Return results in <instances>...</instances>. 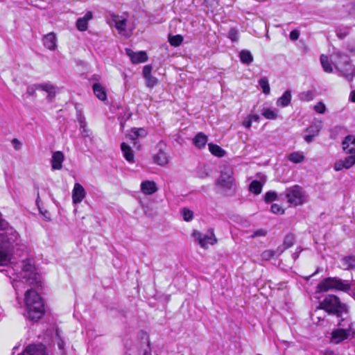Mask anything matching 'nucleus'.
Returning <instances> with one entry per match:
<instances>
[{
	"instance_id": "obj_36",
	"label": "nucleus",
	"mask_w": 355,
	"mask_h": 355,
	"mask_svg": "<svg viewBox=\"0 0 355 355\" xmlns=\"http://www.w3.org/2000/svg\"><path fill=\"white\" fill-rule=\"evenodd\" d=\"M259 85L262 89L263 92L265 94H269L270 92V88L268 83V79L267 77H262L259 80Z\"/></svg>"
},
{
	"instance_id": "obj_60",
	"label": "nucleus",
	"mask_w": 355,
	"mask_h": 355,
	"mask_svg": "<svg viewBox=\"0 0 355 355\" xmlns=\"http://www.w3.org/2000/svg\"><path fill=\"white\" fill-rule=\"evenodd\" d=\"M252 119H250L248 117L246 120L243 121V126H245L246 128H250L252 125Z\"/></svg>"
},
{
	"instance_id": "obj_12",
	"label": "nucleus",
	"mask_w": 355,
	"mask_h": 355,
	"mask_svg": "<svg viewBox=\"0 0 355 355\" xmlns=\"http://www.w3.org/2000/svg\"><path fill=\"white\" fill-rule=\"evenodd\" d=\"M19 355H48L46 347L44 345L31 344L28 345Z\"/></svg>"
},
{
	"instance_id": "obj_58",
	"label": "nucleus",
	"mask_w": 355,
	"mask_h": 355,
	"mask_svg": "<svg viewBox=\"0 0 355 355\" xmlns=\"http://www.w3.org/2000/svg\"><path fill=\"white\" fill-rule=\"evenodd\" d=\"M56 336L59 338V340L58 341V346L59 349H63L64 346V341L60 338L58 329L56 330Z\"/></svg>"
},
{
	"instance_id": "obj_23",
	"label": "nucleus",
	"mask_w": 355,
	"mask_h": 355,
	"mask_svg": "<svg viewBox=\"0 0 355 355\" xmlns=\"http://www.w3.org/2000/svg\"><path fill=\"white\" fill-rule=\"evenodd\" d=\"M291 101V91L288 89L284 92L277 101V105L282 107L288 106Z\"/></svg>"
},
{
	"instance_id": "obj_37",
	"label": "nucleus",
	"mask_w": 355,
	"mask_h": 355,
	"mask_svg": "<svg viewBox=\"0 0 355 355\" xmlns=\"http://www.w3.org/2000/svg\"><path fill=\"white\" fill-rule=\"evenodd\" d=\"M336 35L337 37L343 40L346 36H347L350 33V27L349 26H343V27H338L336 28Z\"/></svg>"
},
{
	"instance_id": "obj_14",
	"label": "nucleus",
	"mask_w": 355,
	"mask_h": 355,
	"mask_svg": "<svg viewBox=\"0 0 355 355\" xmlns=\"http://www.w3.org/2000/svg\"><path fill=\"white\" fill-rule=\"evenodd\" d=\"M86 196L84 187L79 183H75L72 191V200L73 204H78L82 202Z\"/></svg>"
},
{
	"instance_id": "obj_35",
	"label": "nucleus",
	"mask_w": 355,
	"mask_h": 355,
	"mask_svg": "<svg viewBox=\"0 0 355 355\" xmlns=\"http://www.w3.org/2000/svg\"><path fill=\"white\" fill-rule=\"evenodd\" d=\"M315 96V92L313 90L302 92L300 94V99L302 101H311Z\"/></svg>"
},
{
	"instance_id": "obj_59",
	"label": "nucleus",
	"mask_w": 355,
	"mask_h": 355,
	"mask_svg": "<svg viewBox=\"0 0 355 355\" xmlns=\"http://www.w3.org/2000/svg\"><path fill=\"white\" fill-rule=\"evenodd\" d=\"M314 136L308 133V135L304 137V140L307 143H311L314 139Z\"/></svg>"
},
{
	"instance_id": "obj_34",
	"label": "nucleus",
	"mask_w": 355,
	"mask_h": 355,
	"mask_svg": "<svg viewBox=\"0 0 355 355\" xmlns=\"http://www.w3.org/2000/svg\"><path fill=\"white\" fill-rule=\"evenodd\" d=\"M262 184L257 180H253L249 186V190L253 193L258 195L261 193L262 190Z\"/></svg>"
},
{
	"instance_id": "obj_63",
	"label": "nucleus",
	"mask_w": 355,
	"mask_h": 355,
	"mask_svg": "<svg viewBox=\"0 0 355 355\" xmlns=\"http://www.w3.org/2000/svg\"><path fill=\"white\" fill-rule=\"evenodd\" d=\"M349 98L352 102L355 103V90L350 93Z\"/></svg>"
},
{
	"instance_id": "obj_57",
	"label": "nucleus",
	"mask_w": 355,
	"mask_h": 355,
	"mask_svg": "<svg viewBox=\"0 0 355 355\" xmlns=\"http://www.w3.org/2000/svg\"><path fill=\"white\" fill-rule=\"evenodd\" d=\"M12 144L14 148L17 150H19L21 147V143L17 139H13L12 140Z\"/></svg>"
},
{
	"instance_id": "obj_19",
	"label": "nucleus",
	"mask_w": 355,
	"mask_h": 355,
	"mask_svg": "<svg viewBox=\"0 0 355 355\" xmlns=\"http://www.w3.org/2000/svg\"><path fill=\"white\" fill-rule=\"evenodd\" d=\"M141 190L146 195H152L157 191V188L155 182L145 180L141 184Z\"/></svg>"
},
{
	"instance_id": "obj_33",
	"label": "nucleus",
	"mask_w": 355,
	"mask_h": 355,
	"mask_svg": "<svg viewBox=\"0 0 355 355\" xmlns=\"http://www.w3.org/2000/svg\"><path fill=\"white\" fill-rule=\"evenodd\" d=\"M277 112V110H273L270 108H263L262 110L261 114L267 119L275 120L278 116Z\"/></svg>"
},
{
	"instance_id": "obj_44",
	"label": "nucleus",
	"mask_w": 355,
	"mask_h": 355,
	"mask_svg": "<svg viewBox=\"0 0 355 355\" xmlns=\"http://www.w3.org/2000/svg\"><path fill=\"white\" fill-rule=\"evenodd\" d=\"M87 24L88 22H87L85 19L80 17L78 18L76 21V27L78 30L80 31H85L87 28Z\"/></svg>"
},
{
	"instance_id": "obj_62",
	"label": "nucleus",
	"mask_w": 355,
	"mask_h": 355,
	"mask_svg": "<svg viewBox=\"0 0 355 355\" xmlns=\"http://www.w3.org/2000/svg\"><path fill=\"white\" fill-rule=\"evenodd\" d=\"M83 18L88 22V21L92 18V12L90 11L87 12Z\"/></svg>"
},
{
	"instance_id": "obj_43",
	"label": "nucleus",
	"mask_w": 355,
	"mask_h": 355,
	"mask_svg": "<svg viewBox=\"0 0 355 355\" xmlns=\"http://www.w3.org/2000/svg\"><path fill=\"white\" fill-rule=\"evenodd\" d=\"M277 200V193L275 191H268L264 196L266 202L269 203Z\"/></svg>"
},
{
	"instance_id": "obj_30",
	"label": "nucleus",
	"mask_w": 355,
	"mask_h": 355,
	"mask_svg": "<svg viewBox=\"0 0 355 355\" xmlns=\"http://www.w3.org/2000/svg\"><path fill=\"white\" fill-rule=\"evenodd\" d=\"M320 60L322 64V67L325 72L331 73L333 71V68L331 67V62L329 61V58L327 55L322 54L320 58Z\"/></svg>"
},
{
	"instance_id": "obj_15",
	"label": "nucleus",
	"mask_w": 355,
	"mask_h": 355,
	"mask_svg": "<svg viewBox=\"0 0 355 355\" xmlns=\"http://www.w3.org/2000/svg\"><path fill=\"white\" fill-rule=\"evenodd\" d=\"M147 135V131L143 128H132L130 132L126 135V137L131 140L133 145H137L136 140L140 138H144Z\"/></svg>"
},
{
	"instance_id": "obj_16",
	"label": "nucleus",
	"mask_w": 355,
	"mask_h": 355,
	"mask_svg": "<svg viewBox=\"0 0 355 355\" xmlns=\"http://www.w3.org/2000/svg\"><path fill=\"white\" fill-rule=\"evenodd\" d=\"M343 148L347 153L349 154L355 153V137L353 135H347L343 143Z\"/></svg>"
},
{
	"instance_id": "obj_48",
	"label": "nucleus",
	"mask_w": 355,
	"mask_h": 355,
	"mask_svg": "<svg viewBox=\"0 0 355 355\" xmlns=\"http://www.w3.org/2000/svg\"><path fill=\"white\" fill-rule=\"evenodd\" d=\"M314 110L319 114H324L326 111V106L322 102H318L314 107Z\"/></svg>"
},
{
	"instance_id": "obj_41",
	"label": "nucleus",
	"mask_w": 355,
	"mask_h": 355,
	"mask_svg": "<svg viewBox=\"0 0 355 355\" xmlns=\"http://www.w3.org/2000/svg\"><path fill=\"white\" fill-rule=\"evenodd\" d=\"M144 78L146 80V85L149 88L154 87L158 83V79L152 75Z\"/></svg>"
},
{
	"instance_id": "obj_24",
	"label": "nucleus",
	"mask_w": 355,
	"mask_h": 355,
	"mask_svg": "<svg viewBox=\"0 0 355 355\" xmlns=\"http://www.w3.org/2000/svg\"><path fill=\"white\" fill-rule=\"evenodd\" d=\"M95 96L101 101L107 99L105 89L100 83H94L92 86Z\"/></svg>"
},
{
	"instance_id": "obj_52",
	"label": "nucleus",
	"mask_w": 355,
	"mask_h": 355,
	"mask_svg": "<svg viewBox=\"0 0 355 355\" xmlns=\"http://www.w3.org/2000/svg\"><path fill=\"white\" fill-rule=\"evenodd\" d=\"M152 66L148 64L146 65L143 68V76L144 78L151 76Z\"/></svg>"
},
{
	"instance_id": "obj_27",
	"label": "nucleus",
	"mask_w": 355,
	"mask_h": 355,
	"mask_svg": "<svg viewBox=\"0 0 355 355\" xmlns=\"http://www.w3.org/2000/svg\"><path fill=\"white\" fill-rule=\"evenodd\" d=\"M209 150L210 153L218 157H223L225 155L226 152L220 146L214 144H209Z\"/></svg>"
},
{
	"instance_id": "obj_25",
	"label": "nucleus",
	"mask_w": 355,
	"mask_h": 355,
	"mask_svg": "<svg viewBox=\"0 0 355 355\" xmlns=\"http://www.w3.org/2000/svg\"><path fill=\"white\" fill-rule=\"evenodd\" d=\"M77 119L80 123V129L81 135L83 137H87L89 135V130L87 128V122L85 118L80 112L77 113Z\"/></svg>"
},
{
	"instance_id": "obj_50",
	"label": "nucleus",
	"mask_w": 355,
	"mask_h": 355,
	"mask_svg": "<svg viewBox=\"0 0 355 355\" xmlns=\"http://www.w3.org/2000/svg\"><path fill=\"white\" fill-rule=\"evenodd\" d=\"M270 210L274 214H283L284 213V209L277 204H272Z\"/></svg>"
},
{
	"instance_id": "obj_51",
	"label": "nucleus",
	"mask_w": 355,
	"mask_h": 355,
	"mask_svg": "<svg viewBox=\"0 0 355 355\" xmlns=\"http://www.w3.org/2000/svg\"><path fill=\"white\" fill-rule=\"evenodd\" d=\"M37 89H39V88L37 87V84L29 85L27 87L26 94L28 96H34L35 91Z\"/></svg>"
},
{
	"instance_id": "obj_17",
	"label": "nucleus",
	"mask_w": 355,
	"mask_h": 355,
	"mask_svg": "<svg viewBox=\"0 0 355 355\" xmlns=\"http://www.w3.org/2000/svg\"><path fill=\"white\" fill-rule=\"evenodd\" d=\"M42 41L44 46L49 50L54 51L57 47V38L54 33L44 35Z\"/></svg>"
},
{
	"instance_id": "obj_47",
	"label": "nucleus",
	"mask_w": 355,
	"mask_h": 355,
	"mask_svg": "<svg viewBox=\"0 0 355 355\" xmlns=\"http://www.w3.org/2000/svg\"><path fill=\"white\" fill-rule=\"evenodd\" d=\"M37 87L39 89L46 92L47 93H51L52 90L55 89V87L50 84H37Z\"/></svg>"
},
{
	"instance_id": "obj_26",
	"label": "nucleus",
	"mask_w": 355,
	"mask_h": 355,
	"mask_svg": "<svg viewBox=\"0 0 355 355\" xmlns=\"http://www.w3.org/2000/svg\"><path fill=\"white\" fill-rule=\"evenodd\" d=\"M34 188L37 191V198L35 200V203L40 210V213L43 216L44 218L46 221L51 220V214L47 210L43 211L40 206V193H39V187L37 184L34 185Z\"/></svg>"
},
{
	"instance_id": "obj_31",
	"label": "nucleus",
	"mask_w": 355,
	"mask_h": 355,
	"mask_svg": "<svg viewBox=\"0 0 355 355\" xmlns=\"http://www.w3.org/2000/svg\"><path fill=\"white\" fill-rule=\"evenodd\" d=\"M294 243H295L294 235L292 234H288L284 239L283 245H284V249H282L279 250V254H281L285 249L292 247L294 245Z\"/></svg>"
},
{
	"instance_id": "obj_13",
	"label": "nucleus",
	"mask_w": 355,
	"mask_h": 355,
	"mask_svg": "<svg viewBox=\"0 0 355 355\" xmlns=\"http://www.w3.org/2000/svg\"><path fill=\"white\" fill-rule=\"evenodd\" d=\"M125 52L127 55L130 57V60L133 64L145 62L148 60L147 53L144 51L134 52L130 49H125Z\"/></svg>"
},
{
	"instance_id": "obj_4",
	"label": "nucleus",
	"mask_w": 355,
	"mask_h": 355,
	"mask_svg": "<svg viewBox=\"0 0 355 355\" xmlns=\"http://www.w3.org/2000/svg\"><path fill=\"white\" fill-rule=\"evenodd\" d=\"M331 289L348 291L351 289V286L347 280H343L338 277H327L322 280L317 286V292H326Z\"/></svg>"
},
{
	"instance_id": "obj_6",
	"label": "nucleus",
	"mask_w": 355,
	"mask_h": 355,
	"mask_svg": "<svg viewBox=\"0 0 355 355\" xmlns=\"http://www.w3.org/2000/svg\"><path fill=\"white\" fill-rule=\"evenodd\" d=\"M353 324L351 320L346 326H338L331 334V342L334 344H338L345 340L351 339L355 336V330L352 327Z\"/></svg>"
},
{
	"instance_id": "obj_55",
	"label": "nucleus",
	"mask_w": 355,
	"mask_h": 355,
	"mask_svg": "<svg viewBox=\"0 0 355 355\" xmlns=\"http://www.w3.org/2000/svg\"><path fill=\"white\" fill-rule=\"evenodd\" d=\"M300 31L298 30H293L290 33V39L292 41H296L298 40L300 37Z\"/></svg>"
},
{
	"instance_id": "obj_28",
	"label": "nucleus",
	"mask_w": 355,
	"mask_h": 355,
	"mask_svg": "<svg viewBox=\"0 0 355 355\" xmlns=\"http://www.w3.org/2000/svg\"><path fill=\"white\" fill-rule=\"evenodd\" d=\"M112 20L115 24L116 28L120 32L125 31L126 28V19H120L119 16L113 15Z\"/></svg>"
},
{
	"instance_id": "obj_8",
	"label": "nucleus",
	"mask_w": 355,
	"mask_h": 355,
	"mask_svg": "<svg viewBox=\"0 0 355 355\" xmlns=\"http://www.w3.org/2000/svg\"><path fill=\"white\" fill-rule=\"evenodd\" d=\"M283 196L287 199L288 202L295 206L301 205L304 202L303 189L299 185L287 188L284 193L280 194V196Z\"/></svg>"
},
{
	"instance_id": "obj_61",
	"label": "nucleus",
	"mask_w": 355,
	"mask_h": 355,
	"mask_svg": "<svg viewBox=\"0 0 355 355\" xmlns=\"http://www.w3.org/2000/svg\"><path fill=\"white\" fill-rule=\"evenodd\" d=\"M248 118L250 119H252V121L259 122V119H260V117L258 114H250L248 116Z\"/></svg>"
},
{
	"instance_id": "obj_42",
	"label": "nucleus",
	"mask_w": 355,
	"mask_h": 355,
	"mask_svg": "<svg viewBox=\"0 0 355 355\" xmlns=\"http://www.w3.org/2000/svg\"><path fill=\"white\" fill-rule=\"evenodd\" d=\"M343 161L345 162L346 169L351 168L354 164H355V153L347 156Z\"/></svg>"
},
{
	"instance_id": "obj_21",
	"label": "nucleus",
	"mask_w": 355,
	"mask_h": 355,
	"mask_svg": "<svg viewBox=\"0 0 355 355\" xmlns=\"http://www.w3.org/2000/svg\"><path fill=\"white\" fill-rule=\"evenodd\" d=\"M208 137L203 132H198L193 139L195 146L199 149L204 148L207 143Z\"/></svg>"
},
{
	"instance_id": "obj_9",
	"label": "nucleus",
	"mask_w": 355,
	"mask_h": 355,
	"mask_svg": "<svg viewBox=\"0 0 355 355\" xmlns=\"http://www.w3.org/2000/svg\"><path fill=\"white\" fill-rule=\"evenodd\" d=\"M338 61L336 68L338 69L346 78H352L354 68L351 64L350 58L343 53H338Z\"/></svg>"
},
{
	"instance_id": "obj_11",
	"label": "nucleus",
	"mask_w": 355,
	"mask_h": 355,
	"mask_svg": "<svg viewBox=\"0 0 355 355\" xmlns=\"http://www.w3.org/2000/svg\"><path fill=\"white\" fill-rule=\"evenodd\" d=\"M166 145L163 141H160L156 146L157 153L154 155L155 163L160 166H164L168 162V157L166 153Z\"/></svg>"
},
{
	"instance_id": "obj_46",
	"label": "nucleus",
	"mask_w": 355,
	"mask_h": 355,
	"mask_svg": "<svg viewBox=\"0 0 355 355\" xmlns=\"http://www.w3.org/2000/svg\"><path fill=\"white\" fill-rule=\"evenodd\" d=\"M182 214L185 221H190L193 217V211L188 209L187 208H183L182 210Z\"/></svg>"
},
{
	"instance_id": "obj_10",
	"label": "nucleus",
	"mask_w": 355,
	"mask_h": 355,
	"mask_svg": "<svg viewBox=\"0 0 355 355\" xmlns=\"http://www.w3.org/2000/svg\"><path fill=\"white\" fill-rule=\"evenodd\" d=\"M193 236L203 248H207L209 244L214 245L217 242L213 229H209L208 232L205 234H203L198 231H194L193 232Z\"/></svg>"
},
{
	"instance_id": "obj_56",
	"label": "nucleus",
	"mask_w": 355,
	"mask_h": 355,
	"mask_svg": "<svg viewBox=\"0 0 355 355\" xmlns=\"http://www.w3.org/2000/svg\"><path fill=\"white\" fill-rule=\"evenodd\" d=\"M142 355H151V348L148 338H147V345L146 348L144 349Z\"/></svg>"
},
{
	"instance_id": "obj_64",
	"label": "nucleus",
	"mask_w": 355,
	"mask_h": 355,
	"mask_svg": "<svg viewBox=\"0 0 355 355\" xmlns=\"http://www.w3.org/2000/svg\"><path fill=\"white\" fill-rule=\"evenodd\" d=\"M55 90L53 89L51 91V93H48V98L49 99H52L55 96Z\"/></svg>"
},
{
	"instance_id": "obj_2",
	"label": "nucleus",
	"mask_w": 355,
	"mask_h": 355,
	"mask_svg": "<svg viewBox=\"0 0 355 355\" xmlns=\"http://www.w3.org/2000/svg\"><path fill=\"white\" fill-rule=\"evenodd\" d=\"M320 309L338 318V326H346L350 320L349 306L334 295H328L320 304Z\"/></svg>"
},
{
	"instance_id": "obj_49",
	"label": "nucleus",
	"mask_w": 355,
	"mask_h": 355,
	"mask_svg": "<svg viewBox=\"0 0 355 355\" xmlns=\"http://www.w3.org/2000/svg\"><path fill=\"white\" fill-rule=\"evenodd\" d=\"M131 116L132 112L128 109H125L120 113L119 119H122L125 121H128Z\"/></svg>"
},
{
	"instance_id": "obj_32",
	"label": "nucleus",
	"mask_w": 355,
	"mask_h": 355,
	"mask_svg": "<svg viewBox=\"0 0 355 355\" xmlns=\"http://www.w3.org/2000/svg\"><path fill=\"white\" fill-rule=\"evenodd\" d=\"M304 155L300 152H293L288 156V160L295 164H299L304 160Z\"/></svg>"
},
{
	"instance_id": "obj_29",
	"label": "nucleus",
	"mask_w": 355,
	"mask_h": 355,
	"mask_svg": "<svg viewBox=\"0 0 355 355\" xmlns=\"http://www.w3.org/2000/svg\"><path fill=\"white\" fill-rule=\"evenodd\" d=\"M239 58L241 62L245 64H250L253 62V56L248 50H242L239 53Z\"/></svg>"
},
{
	"instance_id": "obj_5",
	"label": "nucleus",
	"mask_w": 355,
	"mask_h": 355,
	"mask_svg": "<svg viewBox=\"0 0 355 355\" xmlns=\"http://www.w3.org/2000/svg\"><path fill=\"white\" fill-rule=\"evenodd\" d=\"M22 279L31 286L36 288H42V282L40 275L36 272V268L29 260H26L22 263Z\"/></svg>"
},
{
	"instance_id": "obj_22",
	"label": "nucleus",
	"mask_w": 355,
	"mask_h": 355,
	"mask_svg": "<svg viewBox=\"0 0 355 355\" xmlns=\"http://www.w3.org/2000/svg\"><path fill=\"white\" fill-rule=\"evenodd\" d=\"M121 149L123 152V157L125 159L130 163H133L135 162V155L133 150L130 148V146L125 143L123 142L121 144Z\"/></svg>"
},
{
	"instance_id": "obj_54",
	"label": "nucleus",
	"mask_w": 355,
	"mask_h": 355,
	"mask_svg": "<svg viewBox=\"0 0 355 355\" xmlns=\"http://www.w3.org/2000/svg\"><path fill=\"white\" fill-rule=\"evenodd\" d=\"M267 234L266 230L263 229H259L256 230L253 234L252 235V238L259 237V236H265Z\"/></svg>"
},
{
	"instance_id": "obj_45",
	"label": "nucleus",
	"mask_w": 355,
	"mask_h": 355,
	"mask_svg": "<svg viewBox=\"0 0 355 355\" xmlns=\"http://www.w3.org/2000/svg\"><path fill=\"white\" fill-rule=\"evenodd\" d=\"M229 38L233 42H236L239 40V33L236 28H231L229 31Z\"/></svg>"
},
{
	"instance_id": "obj_3",
	"label": "nucleus",
	"mask_w": 355,
	"mask_h": 355,
	"mask_svg": "<svg viewBox=\"0 0 355 355\" xmlns=\"http://www.w3.org/2000/svg\"><path fill=\"white\" fill-rule=\"evenodd\" d=\"M25 316L31 321H37L45 313L43 299L33 289H28L25 293Z\"/></svg>"
},
{
	"instance_id": "obj_1",
	"label": "nucleus",
	"mask_w": 355,
	"mask_h": 355,
	"mask_svg": "<svg viewBox=\"0 0 355 355\" xmlns=\"http://www.w3.org/2000/svg\"><path fill=\"white\" fill-rule=\"evenodd\" d=\"M21 240L18 232L8 223L0 218V267L7 266L13 253L23 250L25 246L21 245ZM0 271H3L0 269Z\"/></svg>"
},
{
	"instance_id": "obj_18",
	"label": "nucleus",
	"mask_w": 355,
	"mask_h": 355,
	"mask_svg": "<svg viewBox=\"0 0 355 355\" xmlns=\"http://www.w3.org/2000/svg\"><path fill=\"white\" fill-rule=\"evenodd\" d=\"M64 154L61 151L54 152L51 159V167L53 170H60L62 167Z\"/></svg>"
},
{
	"instance_id": "obj_7",
	"label": "nucleus",
	"mask_w": 355,
	"mask_h": 355,
	"mask_svg": "<svg viewBox=\"0 0 355 355\" xmlns=\"http://www.w3.org/2000/svg\"><path fill=\"white\" fill-rule=\"evenodd\" d=\"M216 185L219 187L226 195H232L236 189V183L232 172H221L220 177L216 181Z\"/></svg>"
},
{
	"instance_id": "obj_53",
	"label": "nucleus",
	"mask_w": 355,
	"mask_h": 355,
	"mask_svg": "<svg viewBox=\"0 0 355 355\" xmlns=\"http://www.w3.org/2000/svg\"><path fill=\"white\" fill-rule=\"evenodd\" d=\"M343 168H345V165L343 160H339L334 164L335 171H339Z\"/></svg>"
},
{
	"instance_id": "obj_20",
	"label": "nucleus",
	"mask_w": 355,
	"mask_h": 355,
	"mask_svg": "<svg viewBox=\"0 0 355 355\" xmlns=\"http://www.w3.org/2000/svg\"><path fill=\"white\" fill-rule=\"evenodd\" d=\"M344 270H355V255H348L340 259Z\"/></svg>"
},
{
	"instance_id": "obj_40",
	"label": "nucleus",
	"mask_w": 355,
	"mask_h": 355,
	"mask_svg": "<svg viewBox=\"0 0 355 355\" xmlns=\"http://www.w3.org/2000/svg\"><path fill=\"white\" fill-rule=\"evenodd\" d=\"M183 41V37L180 35H176L169 37V42L173 46H180Z\"/></svg>"
},
{
	"instance_id": "obj_38",
	"label": "nucleus",
	"mask_w": 355,
	"mask_h": 355,
	"mask_svg": "<svg viewBox=\"0 0 355 355\" xmlns=\"http://www.w3.org/2000/svg\"><path fill=\"white\" fill-rule=\"evenodd\" d=\"M320 129H321V126L320 125H318V124H312L310 126H309L306 129V132L310 134V135H313L314 137L317 136L320 131Z\"/></svg>"
},
{
	"instance_id": "obj_39",
	"label": "nucleus",
	"mask_w": 355,
	"mask_h": 355,
	"mask_svg": "<svg viewBox=\"0 0 355 355\" xmlns=\"http://www.w3.org/2000/svg\"><path fill=\"white\" fill-rule=\"evenodd\" d=\"M280 250H277V251L272 250H264L262 254L261 257L265 260H268L275 256L279 255V252Z\"/></svg>"
}]
</instances>
